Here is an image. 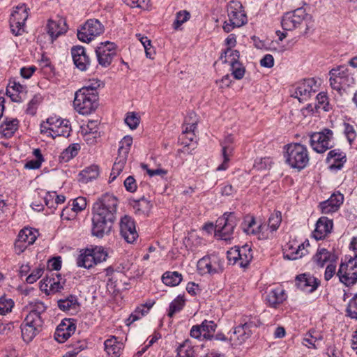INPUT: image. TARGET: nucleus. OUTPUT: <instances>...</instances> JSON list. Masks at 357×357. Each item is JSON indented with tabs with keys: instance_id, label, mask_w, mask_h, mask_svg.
Here are the masks:
<instances>
[{
	"instance_id": "nucleus-1",
	"label": "nucleus",
	"mask_w": 357,
	"mask_h": 357,
	"mask_svg": "<svg viewBox=\"0 0 357 357\" xmlns=\"http://www.w3.org/2000/svg\"><path fill=\"white\" fill-rule=\"evenodd\" d=\"M118 205L117 199L112 195H104L93 207L92 235L102 238L110 233Z\"/></svg>"
},
{
	"instance_id": "nucleus-2",
	"label": "nucleus",
	"mask_w": 357,
	"mask_h": 357,
	"mask_svg": "<svg viewBox=\"0 0 357 357\" xmlns=\"http://www.w3.org/2000/svg\"><path fill=\"white\" fill-rule=\"evenodd\" d=\"M47 307L42 301H36L30 303V311L21 324L22 337L29 343L42 331L43 314Z\"/></svg>"
},
{
	"instance_id": "nucleus-3",
	"label": "nucleus",
	"mask_w": 357,
	"mask_h": 357,
	"mask_svg": "<svg viewBox=\"0 0 357 357\" xmlns=\"http://www.w3.org/2000/svg\"><path fill=\"white\" fill-rule=\"evenodd\" d=\"M285 162L293 169H303L309 163V151L306 146L300 143H291L284 147Z\"/></svg>"
},
{
	"instance_id": "nucleus-4",
	"label": "nucleus",
	"mask_w": 357,
	"mask_h": 357,
	"mask_svg": "<svg viewBox=\"0 0 357 357\" xmlns=\"http://www.w3.org/2000/svg\"><path fill=\"white\" fill-rule=\"evenodd\" d=\"M98 99L97 92L81 88L75 93L73 107L79 114L89 115L96 109Z\"/></svg>"
},
{
	"instance_id": "nucleus-5",
	"label": "nucleus",
	"mask_w": 357,
	"mask_h": 357,
	"mask_svg": "<svg viewBox=\"0 0 357 357\" xmlns=\"http://www.w3.org/2000/svg\"><path fill=\"white\" fill-rule=\"evenodd\" d=\"M40 133L53 139L57 137H68L71 131L69 121L58 116H50L40 123Z\"/></svg>"
},
{
	"instance_id": "nucleus-6",
	"label": "nucleus",
	"mask_w": 357,
	"mask_h": 357,
	"mask_svg": "<svg viewBox=\"0 0 357 357\" xmlns=\"http://www.w3.org/2000/svg\"><path fill=\"white\" fill-rule=\"evenodd\" d=\"M228 20L224 22L223 29L229 33L234 29L241 27L247 23V16L241 2L231 1L227 7Z\"/></svg>"
},
{
	"instance_id": "nucleus-7",
	"label": "nucleus",
	"mask_w": 357,
	"mask_h": 357,
	"mask_svg": "<svg viewBox=\"0 0 357 357\" xmlns=\"http://www.w3.org/2000/svg\"><path fill=\"white\" fill-rule=\"evenodd\" d=\"M329 75L331 88L339 93L354 84V77L344 66H339L331 69Z\"/></svg>"
},
{
	"instance_id": "nucleus-8",
	"label": "nucleus",
	"mask_w": 357,
	"mask_h": 357,
	"mask_svg": "<svg viewBox=\"0 0 357 357\" xmlns=\"http://www.w3.org/2000/svg\"><path fill=\"white\" fill-rule=\"evenodd\" d=\"M312 149L319 153H323L335 145L334 134L329 128H324L310 135Z\"/></svg>"
},
{
	"instance_id": "nucleus-9",
	"label": "nucleus",
	"mask_w": 357,
	"mask_h": 357,
	"mask_svg": "<svg viewBox=\"0 0 357 357\" xmlns=\"http://www.w3.org/2000/svg\"><path fill=\"white\" fill-rule=\"evenodd\" d=\"M132 144V137L125 136L119 142V155L113 165L109 181L112 182L123 169L127 161L128 155Z\"/></svg>"
},
{
	"instance_id": "nucleus-10",
	"label": "nucleus",
	"mask_w": 357,
	"mask_h": 357,
	"mask_svg": "<svg viewBox=\"0 0 357 357\" xmlns=\"http://www.w3.org/2000/svg\"><path fill=\"white\" fill-rule=\"evenodd\" d=\"M29 10V8L25 3H20L13 8L9 20L10 31L13 35L21 36L25 32Z\"/></svg>"
},
{
	"instance_id": "nucleus-11",
	"label": "nucleus",
	"mask_w": 357,
	"mask_h": 357,
	"mask_svg": "<svg viewBox=\"0 0 357 357\" xmlns=\"http://www.w3.org/2000/svg\"><path fill=\"white\" fill-rule=\"evenodd\" d=\"M236 226V220L234 213H225L217 221L215 229V236L217 238L225 241L233 238L234 228Z\"/></svg>"
},
{
	"instance_id": "nucleus-12",
	"label": "nucleus",
	"mask_w": 357,
	"mask_h": 357,
	"mask_svg": "<svg viewBox=\"0 0 357 357\" xmlns=\"http://www.w3.org/2000/svg\"><path fill=\"white\" fill-rule=\"evenodd\" d=\"M240 53L238 50H225L220 55V60L229 66L231 76L237 80L242 79L245 73V68L239 61Z\"/></svg>"
},
{
	"instance_id": "nucleus-13",
	"label": "nucleus",
	"mask_w": 357,
	"mask_h": 357,
	"mask_svg": "<svg viewBox=\"0 0 357 357\" xmlns=\"http://www.w3.org/2000/svg\"><path fill=\"white\" fill-rule=\"evenodd\" d=\"M340 282L349 287L357 282V256L351 257L342 262L337 272Z\"/></svg>"
},
{
	"instance_id": "nucleus-14",
	"label": "nucleus",
	"mask_w": 357,
	"mask_h": 357,
	"mask_svg": "<svg viewBox=\"0 0 357 357\" xmlns=\"http://www.w3.org/2000/svg\"><path fill=\"white\" fill-rule=\"evenodd\" d=\"M104 31L105 27L98 20L89 19L77 30V36L80 41L89 43Z\"/></svg>"
},
{
	"instance_id": "nucleus-15",
	"label": "nucleus",
	"mask_w": 357,
	"mask_h": 357,
	"mask_svg": "<svg viewBox=\"0 0 357 357\" xmlns=\"http://www.w3.org/2000/svg\"><path fill=\"white\" fill-rule=\"evenodd\" d=\"M227 257L229 263L238 264L242 268H246L253 258V252L251 247L247 244L239 247L231 248L227 252Z\"/></svg>"
},
{
	"instance_id": "nucleus-16",
	"label": "nucleus",
	"mask_w": 357,
	"mask_h": 357,
	"mask_svg": "<svg viewBox=\"0 0 357 357\" xmlns=\"http://www.w3.org/2000/svg\"><path fill=\"white\" fill-rule=\"evenodd\" d=\"M310 19L311 17L306 13L305 10L299 8L284 13L281 20V25L284 30L291 31L298 28L303 22L307 24Z\"/></svg>"
},
{
	"instance_id": "nucleus-17",
	"label": "nucleus",
	"mask_w": 357,
	"mask_h": 357,
	"mask_svg": "<svg viewBox=\"0 0 357 357\" xmlns=\"http://www.w3.org/2000/svg\"><path fill=\"white\" fill-rule=\"evenodd\" d=\"M38 235V231L34 228L24 227L22 229L15 241V253L20 255L24 252L29 246L34 243Z\"/></svg>"
},
{
	"instance_id": "nucleus-18",
	"label": "nucleus",
	"mask_w": 357,
	"mask_h": 357,
	"mask_svg": "<svg viewBox=\"0 0 357 357\" xmlns=\"http://www.w3.org/2000/svg\"><path fill=\"white\" fill-rule=\"evenodd\" d=\"M241 227L247 235L255 236L259 240L270 238L269 233L264 231L265 225L258 224L254 216H245L241 225Z\"/></svg>"
},
{
	"instance_id": "nucleus-19",
	"label": "nucleus",
	"mask_w": 357,
	"mask_h": 357,
	"mask_svg": "<svg viewBox=\"0 0 357 357\" xmlns=\"http://www.w3.org/2000/svg\"><path fill=\"white\" fill-rule=\"evenodd\" d=\"M310 246L308 240L298 243L296 240L289 241L283 248V257L286 259L296 260L308 253L307 248Z\"/></svg>"
},
{
	"instance_id": "nucleus-20",
	"label": "nucleus",
	"mask_w": 357,
	"mask_h": 357,
	"mask_svg": "<svg viewBox=\"0 0 357 357\" xmlns=\"http://www.w3.org/2000/svg\"><path fill=\"white\" fill-rule=\"evenodd\" d=\"M319 90V85L314 78H309L299 82L294 92L293 96L300 102L307 101Z\"/></svg>"
},
{
	"instance_id": "nucleus-21",
	"label": "nucleus",
	"mask_w": 357,
	"mask_h": 357,
	"mask_svg": "<svg viewBox=\"0 0 357 357\" xmlns=\"http://www.w3.org/2000/svg\"><path fill=\"white\" fill-rule=\"evenodd\" d=\"M117 46L114 43L105 41L100 43L96 49V53L100 65L109 66L116 54Z\"/></svg>"
},
{
	"instance_id": "nucleus-22",
	"label": "nucleus",
	"mask_w": 357,
	"mask_h": 357,
	"mask_svg": "<svg viewBox=\"0 0 357 357\" xmlns=\"http://www.w3.org/2000/svg\"><path fill=\"white\" fill-rule=\"evenodd\" d=\"M255 326L253 322L249 321L241 324L228 333L229 340L231 344L240 345L248 339L252 333V328Z\"/></svg>"
},
{
	"instance_id": "nucleus-23",
	"label": "nucleus",
	"mask_w": 357,
	"mask_h": 357,
	"mask_svg": "<svg viewBox=\"0 0 357 357\" xmlns=\"http://www.w3.org/2000/svg\"><path fill=\"white\" fill-rule=\"evenodd\" d=\"M217 325L213 321L204 320L200 325H195L190 329V336L200 340L202 337L211 340L213 337Z\"/></svg>"
},
{
	"instance_id": "nucleus-24",
	"label": "nucleus",
	"mask_w": 357,
	"mask_h": 357,
	"mask_svg": "<svg viewBox=\"0 0 357 357\" xmlns=\"http://www.w3.org/2000/svg\"><path fill=\"white\" fill-rule=\"evenodd\" d=\"M120 234L128 243H133L138 238L139 235L136 230L135 222L131 217L124 215L121 218Z\"/></svg>"
},
{
	"instance_id": "nucleus-25",
	"label": "nucleus",
	"mask_w": 357,
	"mask_h": 357,
	"mask_svg": "<svg viewBox=\"0 0 357 357\" xmlns=\"http://www.w3.org/2000/svg\"><path fill=\"white\" fill-rule=\"evenodd\" d=\"M234 137L231 134L225 135L224 139L221 141L220 145L222 146L223 161L217 167L216 171H225L229 168V160L234 150Z\"/></svg>"
},
{
	"instance_id": "nucleus-26",
	"label": "nucleus",
	"mask_w": 357,
	"mask_h": 357,
	"mask_svg": "<svg viewBox=\"0 0 357 357\" xmlns=\"http://www.w3.org/2000/svg\"><path fill=\"white\" fill-rule=\"evenodd\" d=\"M64 281L59 274H52L40 282V289L47 295L54 294L63 289Z\"/></svg>"
},
{
	"instance_id": "nucleus-27",
	"label": "nucleus",
	"mask_w": 357,
	"mask_h": 357,
	"mask_svg": "<svg viewBox=\"0 0 357 357\" xmlns=\"http://www.w3.org/2000/svg\"><path fill=\"white\" fill-rule=\"evenodd\" d=\"M287 298V295L283 287L277 286L266 291V302L268 307L278 308Z\"/></svg>"
},
{
	"instance_id": "nucleus-28",
	"label": "nucleus",
	"mask_w": 357,
	"mask_h": 357,
	"mask_svg": "<svg viewBox=\"0 0 357 357\" xmlns=\"http://www.w3.org/2000/svg\"><path fill=\"white\" fill-rule=\"evenodd\" d=\"M344 195L340 192L333 193L331 197L319 204L322 213L330 214L336 212L343 204Z\"/></svg>"
},
{
	"instance_id": "nucleus-29",
	"label": "nucleus",
	"mask_w": 357,
	"mask_h": 357,
	"mask_svg": "<svg viewBox=\"0 0 357 357\" xmlns=\"http://www.w3.org/2000/svg\"><path fill=\"white\" fill-rule=\"evenodd\" d=\"M71 54L74 64L82 71L87 70L90 65V59L84 47L77 45L71 48Z\"/></svg>"
},
{
	"instance_id": "nucleus-30",
	"label": "nucleus",
	"mask_w": 357,
	"mask_h": 357,
	"mask_svg": "<svg viewBox=\"0 0 357 357\" xmlns=\"http://www.w3.org/2000/svg\"><path fill=\"white\" fill-rule=\"evenodd\" d=\"M296 284L302 291L312 293L319 286L320 281L310 273H303L296 277Z\"/></svg>"
},
{
	"instance_id": "nucleus-31",
	"label": "nucleus",
	"mask_w": 357,
	"mask_h": 357,
	"mask_svg": "<svg viewBox=\"0 0 357 357\" xmlns=\"http://www.w3.org/2000/svg\"><path fill=\"white\" fill-rule=\"evenodd\" d=\"M326 160L331 170H340L347 162L346 153L339 149L331 150Z\"/></svg>"
},
{
	"instance_id": "nucleus-32",
	"label": "nucleus",
	"mask_w": 357,
	"mask_h": 357,
	"mask_svg": "<svg viewBox=\"0 0 357 357\" xmlns=\"http://www.w3.org/2000/svg\"><path fill=\"white\" fill-rule=\"evenodd\" d=\"M75 325L70 319L63 320L54 333L55 340L60 343L66 342L75 333Z\"/></svg>"
},
{
	"instance_id": "nucleus-33",
	"label": "nucleus",
	"mask_w": 357,
	"mask_h": 357,
	"mask_svg": "<svg viewBox=\"0 0 357 357\" xmlns=\"http://www.w3.org/2000/svg\"><path fill=\"white\" fill-rule=\"evenodd\" d=\"M47 31L52 40L56 39L60 36L66 33L68 30L66 20L58 17L54 20H50L47 24Z\"/></svg>"
},
{
	"instance_id": "nucleus-34",
	"label": "nucleus",
	"mask_w": 357,
	"mask_h": 357,
	"mask_svg": "<svg viewBox=\"0 0 357 357\" xmlns=\"http://www.w3.org/2000/svg\"><path fill=\"white\" fill-rule=\"evenodd\" d=\"M333 227V220L327 217L322 216L318 219L312 236L317 240L324 239L331 234Z\"/></svg>"
},
{
	"instance_id": "nucleus-35",
	"label": "nucleus",
	"mask_w": 357,
	"mask_h": 357,
	"mask_svg": "<svg viewBox=\"0 0 357 357\" xmlns=\"http://www.w3.org/2000/svg\"><path fill=\"white\" fill-rule=\"evenodd\" d=\"M6 95L10 98L12 101L22 102L25 99L26 88L19 82L10 81L6 88Z\"/></svg>"
},
{
	"instance_id": "nucleus-36",
	"label": "nucleus",
	"mask_w": 357,
	"mask_h": 357,
	"mask_svg": "<svg viewBox=\"0 0 357 357\" xmlns=\"http://www.w3.org/2000/svg\"><path fill=\"white\" fill-rule=\"evenodd\" d=\"M59 308L63 311L74 314L78 312L79 309V303L77 296L70 295L64 299L58 301Z\"/></svg>"
},
{
	"instance_id": "nucleus-37",
	"label": "nucleus",
	"mask_w": 357,
	"mask_h": 357,
	"mask_svg": "<svg viewBox=\"0 0 357 357\" xmlns=\"http://www.w3.org/2000/svg\"><path fill=\"white\" fill-rule=\"evenodd\" d=\"M105 350L112 357H119L123 349V344L116 337H111L105 341Z\"/></svg>"
},
{
	"instance_id": "nucleus-38",
	"label": "nucleus",
	"mask_w": 357,
	"mask_h": 357,
	"mask_svg": "<svg viewBox=\"0 0 357 357\" xmlns=\"http://www.w3.org/2000/svg\"><path fill=\"white\" fill-rule=\"evenodd\" d=\"M19 128V121L15 118H6L0 126V133L5 137H12Z\"/></svg>"
},
{
	"instance_id": "nucleus-39",
	"label": "nucleus",
	"mask_w": 357,
	"mask_h": 357,
	"mask_svg": "<svg viewBox=\"0 0 357 357\" xmlns=\"http://www.w3.org/2000/svg\"><path fill=\"white\" fill-rule=\"evenodd\" d=\"M312 261L319 267L322 268L326 262L335 261L334 256L325 248H318L312 257Z\"/></svg>"
},
{
	"instance_id": "nucleus-40",
	"label": "nucleus",
	"mask_w": 357,
	"mask_h": 357,
	"mask_svg": "<svg viewBox=\"0 0 357 357\" xmlns=\"http://www.w3.org/2000/svg\"><path fill=\"white\" fill-rule=\"evenodd\" d=\"M93 259L91 250L87 248L80 252L77 257L76 264L78 267L89 269L96 265Z\"/></svg>"
},
{
	"instance_id": "nucleus-41",
	"label": "nucleus",
	"mask_w": 357,
	"mask_h": 357,
	"mask_svg": "<svg viewBox=\"0 0 357 357\" xmlns=\"http://www.w3.org/2000/svg\"><path fill=\"white\" fill-rule=\"evenodd\" d=\"M99 174V167L96 165H91L85 167L79 172V180L84 183H87L94 179H96L98 177Z\"/></svg>"
},
{
	"instance_id": "nucleus-42",
	"label": "nucleus",
	"mask_w": 357,
	"mask_h": 357,
	"mask_svg": "<svg viewBox=\"0 0 357 357\" xmlns=\"http://www.w3.org/2000/svg\"><path fill=\"white\" fill-rule=\"evenodd\" d=\"M176 357H195L196 351L190 340H185L176 349Z\"/></svg>"
},
{
	"instance_id": "nucleus-43",
	"label": "nucleus",
	"mask_w": 357,
	"mask_h": 357,
	"mask_svg": "<svg viewBox=\"0 0 357 357\" xmlns=\"http://www.w3.org/2000/svg\"><path fill=\"white\" fill-rule=\"evenodd\" d=\"M282 222V213L280 211H275L269 216L268 220V228L265 230L269 233L270 238L273 232L276 231Z\"/></svg>"
},
{
	"instance_id": "nucleus-44",
	"label": "nucleus",
	"mask_w": 357,
	"mask_h": 357,
	"mask_svg": "<svg viewBox=\"0 0 357 357\" xmlns=\"http://www.w3.org/2000/svg\"><path fill=\"white\" fill-rule=\"evenodd\" d=\"M183 280V276L177 271H166L162 275V282L169 287L178 285Z\"/></svg>"
},
{
	"instance_id": "nucleus-45",
	"label": "nucleus",
	"mask_w": 357,
	"mask_h": 357,
	"mask_svg": "<svg viewBox=\"0 0 357 357\" xmlns=\"http://www.w3.org/2000/svg\"><path fill=\"white\" fill-rule=\"evenodd\" d=\"M185 299L183 295L179 294L169 304L167 315L172 317L176 313L179 312L184 307Z\"/></svg>"
},
{
	"instance_id": "nucleus-46",
	"label": "nucleus",
	"mask_w": 357,
	"mask_h": 357,
	"mask_svg": "<svg viewBox=\"0 0 357 357\" xmlns=\"http://www.w3.org/2000/svg\"><path fill=\"white\" fill-rule=\"evenodd\" d=\"M151 208L152 204L151 202L144 198L135 201L133 204L135 212L138 215H148Z\"/></svg>"
},
{
	"instance_id": "nucleus-47",
	"label": "nucleus",
	"mask_w": 357,
	"mask_h": 357,
	"mask_svg": "<svg viewBox=\"0 0 357 357\" xmlns=\"http://www.w3.org/2000/svg\"><path fill=\"white\" fill-rule=\"evenodd\" d=\"M33 155L36 157V159L28 160L24 165L25 169H38L41 167L42 163L44 162V158L39 149H34Z\"/></svg>"
},
{
	"instance_id": "nucleus-48",
	"label": "nucleus",
	"mask_w": 357,
	"mask_h": 357,
	"mask_svg": "<svg viewBox=\"0 0 357 357\" xmlns=\"http://www.w3.org/2000/svg\"><path fill=\"white\" fill-rule=\"evenodd\" d=\"M80 146L79 144H70L61 152L60 159L65 162H68L78 154Z\"/></svg>"
},
{
	"instance_id": "nucleus-49",
	"label": "nucleus",
	"mask_w": 357,
	"mask_h": 357,
	"mask_svg": "<svg viewBox=\"0 0 357 357\" xmlns=\"http://www.w3.org/2000/svg\"><path fill=\"white\" fill-rule=\"evenodd\" d=\"M321 340V335L310 331L303 337L302 344L309 349H317V343Z\"/></svg>"
},
{
	"instance_id": "nucleus-50",
	"label": "nucleus",
	"mask_w": 357,
	"mask_h": 357,
	"mask_svg": "<svg viewBox=\"0 0 357 357\" xmlns=\"http://www.w3.org/2000/svg\"><path fill=\"white\" fill-rule=\"evenodd\" d=\"M210 259V266L211 274L218 273L223 271L225 261L218 255L212 254L208 255Z\"/></svg>"
},
{
	"instance_id": "nucleus-51",
	"label": "nucleus",
	"mask_w": 357,
	"mask_h": 357,
	"mask_svg": "<svg viewBox=\"0 0 357 357\" xmlns=\"http://www.w3.org/2000/svg\"><path fill=\"white\" fill-rule=\"evenodd\" d=\"M343 134L350 145H352L357 138V131L355 126L348 122L342 123Z\"/></svg>"
},
{
	"instance_id": "nucleus-52",
	"label": "nucleus",
	"mask_w": 357,
	"mask_h": 357,
	"mask_svg": "<svg viewBox=\"0 0 357 357\" xmlns=\"http://www.w3.org/2000/svg\"><path fill=\"white\" fill-rule=\"evenodd\" d=\"M94 258L95 264H100L106 261L108 253L107 251L102 246H96L93 248L90 249Z\"/></svg>"
},
{
	"instance_id": "nucleus-53",
	"label": "nucleus",
	"mask_w": 357,
	"mask_h": 357,
	"mask_svg": "<svg viewBox=\"0 0 357 357\" xmlns=\"http://www.w3.org/2000/svg\"><path fill=\"white\" fill-rule=\"evenodd\" d=\"M15 303L13 299L6 296L0 298V314L4 315L11 312Z\"/></svg>"
},
{
	"instance_id": "nucleus-54",
	"label": "nucleus",
	"mask_w": 357,
	"mask_h": 357,
	"mask_svg": "<svg viewBox=\"0 0 357 357\" xmlns=\"http://www.w3.org/2000/svg\"><path fill=\"white\" fill-rule=\"evenodd\" d=\"M137 37L144 48L146 57L153 59V56L155 54V51L151 46V40L146 36H142L140 34L137 35Z\"/></svg>"
},
{
	"instance_id": "nucleus-55",
	"label": "nucleus",
	"mask_w": 357,
	"mask_h": 357,
	"mask_svg": "<svg viewBox=\"0 0 357 357\" xmlns=\"http://www.w3.org/2000/svg\"><path fill=\"white\" fill-rule=\"evenodd\" d=\"M70 206L78 214L84 211L86 207V199L83 197H78L74 199L70 200Z\"/></svg>"
},
{
	"instance_id": "nucleus-56",
	"label": "nucleus",
	"mask_w": 357,
	"mask_h": 357,
	"mask_svg": "<svg viewBox=\"0 0 357 357\" xmlns=\"http://www.w3.org/2000/svg\"><path fill=\"white\" fill-rule=\"evenodd\" d=\"M316 98L317 101V107L318 108L322 109L324 111H329L331 109L326 93L320 92L317 94Z\"/></svg>"
},
{
	"instance_id": "nucleus-57",
	"label": "nucleus",
	"mask_w": 357,
	"mask_h": 357,
	"mask_svg": "<svg viewBox=\"0 0 357 357\" xmlns=\"http://www.w3.org/2000/svg\"><path fill=\"white\" fill-rule=\"evenodd\" d=\"M197 268L199 273L204 274H211L209 256H204L197 262Z\"/></svg>"
},
{
	"instance_id": "nucleus-58",
	"label": "nucleus",
	"mask_w": 357,
	"mask_h": 357,
	"mask_svg": "<svg viewBox=\"0 0 357 357\" xmlns=\"http://www.w3.org/2000/svg\"><path fill=\"white\" fill-rule=\"evenodd\" d=\"M190 17V14L186 10H181L176 15V19L173 23V27L175 29H179V27L185 22H187Z\"/></svg>"
},
{
	"instance_id": "nucleus-59",
	"label": "nucleus",
	"mask_w": 357,
	"mask_h": 357,
	"mask_svg": "<svg viewBox=\"0 0 357 357\" xmlns=\"http://www.w3.org/2000/svg\"><path fill=\"white\" fill-rule=\"evenodd\" d=\"M272 164V160L269 157L257 158L254 163V167L259 171L269 169Z\"/></svg>"
},
{
	"instance_id": "nucleus-60",
	"label": "nucleus",
	"mask_w": 357,
	"mask_h": 357,
	"mask_svg": "<svg viewBox=\"0 0 357 357\" xmlns=\"http://www.w3.org/2000/svg\"><path fill=\"white\" fill-rule=\"evenodd\" d=\"M42 98L40 96L36 95L29 102L26 112L30 115L33 116L36 113L37 108L41 102Z\"/></svg>"
},
{
	"instance_id": "nucleus-61",
	"label": "nucleus",
	"mask_w": 357,
	"mask_h": 357,
	"mask_svg": "<svg viewBox=\"0 0 357 357\" xmlns=\"http://www.w3.org/2000/svg\"><path fill=\"white\" fill-rule=\"evenodd\" d=\"M45 271V267L42 266H39L36 268L31 273L27 276L26 281L29 284H33L36 282L43 274Z\"/></svg>"
},
{
	"instance_id": "nucleus-62",
	"label": "nucleus",
	"mask_w": 357,
	"mask_h": 357,
	"mask_svg": "<svg viewBox=\"0 0 357 357\" xmlns=\"http://www.w3.org/2000/svg\"><path fill=\"white\" fill-rule=\"evenodd\" d=\"M77 215L68 202V205L62 209L60 215L62 220H72L76 218Z\"/></svg>"
},
{
	"instance_id": "nucleus-63",
	"label": "nucleus",
	"mask_w": 357,
	"mask_h": 357,
	"mask_svg": "<svg viewBox=\"0 0 357 357\" xmlns=\"http://www.w3.org/2000/svg\"><path fill=\"white\" fill-rule=\"evenodd\" d=\"M347 312L349 317L357 319V294L349 301Z\"/></svg>"
},
{
	"instance_id": "nucleus-64",
	"label": "nucleus",
	"mask_w": 357,
	"mask_h": 357,
	"mask_svg": "<svg viewBox=\"0 0 357 357\" xmlns=\"http://www.w3.org/2000/svg\"><path fill=\"white\" fill-rule=\"evenodd\" d=\"M125 123L130 129L134 130L139 123V118L135 113H128L125 119Z\"/></svg>"
}]
</instances>
